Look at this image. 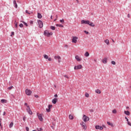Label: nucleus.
Returning <instances> with one entry per match:
<instances>
[{"label":"nucleus","instance_id":"obj_31","mask_svg":"<svg viewBox=\"0 0 131 131\" xmlns=\"http://www.w3.org/2000/svg\"><path fill=\"white\" fill-rule=\"evenodd\" d=\"M108 125H111V126H113V124L110 123V122H107Z\"/></svg>","mask_w":131,"mask_h":131},{"label":"nucleus","instance_id":"obj_62","mask_svg":"<svg viewBox=\"0 0 131 131\" xmlns=\"http://www.w3.org/2000/svg\"><path fill=\"white\" fill-rule=\"evenodd\" d=\"M130 88H131V86H130Z\"/></svg>","mask_w":131,"mask_h":131},{"label":"nucleus","instance_id":"obj_16","mask_svg":"<svg viewBox=\"0 0 131 131\" xmlns=\"http://www.w3.org/2000/svg\"><path fill=\"white\" fill-rule=\"evenodd\" d=\"M58 102V99L57 98H54L52 100V102L53 104H56Z\"/></svg>","mask_w":131,"mask_h":131},{"label":"nucleus","instance_id":"obj_43","mask_svg":"<svg viewBox=\"0 0 131 131\" xmlns=\"http://www.w3.org/2000/svg\"><path fill=\"white\" fill-rule=\"evenodd\" d=\"M23 120H24V121H25V120H26V117H23Z\"/></svg>","mask_w":131,"mask_h":131},{"label":"nucleus","instance_id":"obj_33","mask_svg":"<svg viewBox=\"0 0 131 131\" xmlns=\"http://www.w3.org/2000/svg\"><path fill=\"white\" fill-rule=\"evenodd\" d=\"M111 63L113 65H115V64H116V62H115V61H112Z\"/></svg>","mask_w":131,"mask_h":131},{"label":"nucleus","instance_id":"obj_38","mask_svg":"<svg viewBox=\"0 0 131 131\" xmlns=\"http://www.w3.org/2000/svg\"><path fill=\"white\" fill-rule=\"evenodd\" d=\"M19 27H20L21 28H22V27H23V24H20L19 25Z\"/></svg>","mask_w":131,"mask_h":131},{"label":"nucleus","instance_id":"obj_13","mask_svg":"<svg viewBox=\"0 0 131 131\" xmlns=\"http://www.w3.org/2000/svg\"><path fill=\"white\" fill-rule=\"evenodd\" d=\"M53 107V105L52 104H49L48 105V108H46L47 112H51V108Z\"/></svg>","mask_w":131,"mask_h":131},{"label":"nucleus","instance_id":"obj_57","mask_svg":"<svg viewBox=\"0 0 131 131\" xmlns=\"http://www.w3.org/2000/svg\"><path fill=\"white\" fill-rule=\"evenodd\" d=\"M102 126H103V127L106 128V126H105V125H103Z\"/></svg>","mask_w":131,"mask_h":131},{"label":"nucleus","instance_id":"obj_60","mask_svg":"<svg viewBox=\"0 0 131 131\" xmlns=\"http://www.w3.org/2000/svg\"><path fill=\"white\" fill-rule=\"evenodd\" d=\"M54 86H55V88H56V85H55Z\"/></svg>","mask_w":131,"mask_h":131},{"label":"nucleus","instance_id":"obj_23","mask_svg":"<svg viewBox=\"0 0 131 131\" xmlns=\"http://www.w3.org/2000/svg\"><path fill=\"white\" fill-rule=\"evenodd\" d=\"M14 125V123H13V122H12L10 125H9V127L10 128H12V127H13V126Z\"/></svg>","mask_w":131,"mask_h":131},{"label":"nucleus","instance_id":"obj_7","mask_svg":"<svg viewBox=\"0 0 131 131\" xmlns=\"http://www.w3.org/2000/svg\"><path fill=\"white\" fill-rule=\"evenodd\" d=\"M37 23L39 25V28H42V27H43V23H42V21L41 20H38Z\"/></svg>","mask_w":131,"mask_h":131},{"label":"nucleus","instance_id":"obj_39","mask_svg":"<svg viewBox=\"0 0 131 131\" xmlns=\"http://www.w3.org/2000/svg\"><path fill=\"white\" fill-rule=\"evenodd\" d=\"M25 105L27 106V108L28 107V106H29V105H28V104L27 103H25Z\"/></svg>","mask_w":131,"mask_h":131},{"label":"nucleus","instance_id":"obj_21","mask_svg":"<svg viewBox=\"0 0 131 131\" xmlns=\"http://www.w3.org/2000/svg\"><path fill=\"white\" fill-rule=\"evenodd\" d=\"M124 113L125 114H126V115H128V116H129L130 113H129V111H124Z\"/></svg>","mask_w":131,"mask_h":131},{"label":"nucleus","instance_id":"obj_51","mask_svg":"<svg viewBox=\"0 0 131 131\" xmlns=\"http://www.w3.org/2000/svg\"><path fill=\"white\" fill-rule=\"evenodd\" d=\"M30 24H33V21H31V22H30Z\"/></svg>","mask_w":131,"mask_h":131},{"label":"nucleus","instance_id":"obj_24","mask_svg":"<svg viewBox=\"0 0 131 131\" xmlns=\"http://www.w3.org/2000/svg\"><path fill=\"white\" fill-rule=\"evenodd\" d=\"M95 93H96L97 94H101V91H100V90L97 89L95 90Z\"/></svg>","mask_w":131,"mask_h":131},{"label":"nucleus","instance_id":"obj_8","mask_svg":"<svg viewBox=\"0 0 131 131\" xmlns=\"http://www.w3.org/2000/svg\"><path fill=\"white\" fill-rule=\"evenodd\" d=\"M80 125H81L83 129H84V130H86V125L85 124L84 122H82L81 123H80Z\"/></svg>","mask_w":131,"mask_h":131},{"label":"nucleus","instance_id":"obj_41","mask_svg":"<svg viewBox=\"0 0 131 131\" xmlns=\"http://www.w3.org/2000/svg\"><path fill=\"white\" fill-rule=\"evenodd\" d=\"M26 129L27 131H29V127H26Z\"/></svg>","mask_w":131,"mask_h":131},{"label":"nucleus","instance_id":"obj_50","mask_svg":"<svg viewBox=\"0 0 131 131\" xmlns=\"http://www.w3.org/2000/svg\"><path fill=\"white\" fill-rule=\"evenodd\" d=\"M3 115H4V116L6 115V112H4L3 113Z\"/></svg>","mask_w":131,"mask_h":131},{"label":"nucleus","instance_id":"obj_12","mask_svg":"<svg viewBox=\"0 0 131 131\" xmlns=\"http://www.w3.org/2000/svg\"><path fill=\"white\" fill-rule=\"evenodd\" d=\"M75 58L76 60L77 61V62H80V61H81L82 60L81 57H79L78 55H76Z\"/></svg>","mask_w":131,"mask_h":131},{"label":"nucleus","instance_id":"obj_58","mask_svg":"<svg viewBox=\"0 0 131 131\" xmlns=\"http://www.w3.org/2000/svg\"><path fill=\"white\" fill-rule=\"evenodd\" d=\"M56 18H58V15H56Z\"/></svg>","mask_w":131,"mask_h":131},{"label":"nucleus","instance_id":"obj_20","mask_svg":"<svg viewBox=\"0 0 131 131\" xmlns=\"http://www.w3.org/2000/svg\"><path fill=\"white\" fill-rule=\"evenodd\" d=\"M90 56V53L89 52H86L84 54V56L85 57H89Z\"/></svg>","mask_w":131,"mask_h":131},{"label":"nucleus","instance_id":"obj_34","mask_svg":"<svg viewBox=\"0 0 131 131\" xmlns=\"http://www.w3.org/2000/svg\"><path fill=\"white\" fill-rule=\"evenodd\" d=\"M23 23H24V25H26V26L27 27L28 26V25L27 23H25V21H23Z\"/></svg>","mask_w":131,"mask_h":131},{"label":"nucleus","instance_id":"obj_47","mask_svg":"<svg viewBox=\"0 0 131 131\" xmlns=\"http://www.w3.org/2000/svg\"><path fill=\"white\" fill-rule=\"evenodd\" d=\"M54 97H55V98H58V95L55 94V95H54Z\"/></svg>","mask_w":131,"mask_h":131},{"label":"nucleus","instance_id":"obj_18","mask_svg":"<svg viewBox=\"0 0 131 131\" xmlns=\"http://www.w3.org/2000/svg\"><path fill=\"white\" fill-rule=\"evenodd\" d=\"M13 4L15 6V8H16V9H17L18 8V5H17V3L16 2V1H13Z\"/></svg>","mask_w":131,"mask_h":131},{"label":"nucleus","instance_id":"obj_22","mask_svg":"<svg viewBox=\"0 0 131 131\" xmlns=\"http://www.w3.org/2000/svg\"><path fill=\"white\" fill-rule=\"evenodd\" d=\"M56 26H57V27H64V26L61 24H56Z\"/></svg>","mask_w":131,"mask_h":131},{"label":"nucleus","instance_id":"obj_26","mask_svg":"<svg viewBox=\"0 0 131 131\" xmlns=\"http://www.w3.org/2000/svg\"><path fill=\"white\" fill-rule=\"evenodd\" d=\"M112 113H113V114H116V113H117V111L116 109H114L112 111Z\"/></svg>","mask_w":131,"mask_h":131},{"label":"nucleus","instance_id":"obj_40","mask_svg":"<svg viewBox=\"0 0 131 131\" xmlns=\"http://www.w3.org/2000/svg\"><path fill=\"white\" fill-rule=\"evenodd\" d=\"M15 25L16 28H17V27H18V25H17V23L16 21L15 22Z\"/></svg>","mask_w":131,"mask_h":131},{"label":"nucleus","instance_id":"obj_6","mask_svg":"<svg viewBox=\"0 0 131 131\" xmlns=\"http://www.w3.org/2000/svg\"><path fill=\"white\" fill-rule=\"evenodd\" d=\"M54 59H55V60H58V63H61V62H62V61L61 60L62 58L59 55L55 56Z\"/></svg>","mask_w":131,"mask_h":131},{"label":"nucleus","instance_id":"obj_11","mask_svg":"<svg viewBox=\"0 0 131 131\" xmlns=\"http://www.w3.org/2000/svg\"><path fill=\"white\" fill-rule=\"evenodd\" d=\"M27 111L29 114L32 115V112L31 111V110H30V106H28V107H27Z\"/></svg>","mask_w":131,"mask_h":131},{"label":"nucleus","instance_id":"obj_45","mask_svg":"<svg viewBox=\"0 0 131 131\" xmlns=\"http://www.w3.org/2000/svg\"><path fill=\"white\" fill-rule=\"evenodd\" d=\"M14 32H11V36H13V35H14Z\"/></svg>","mask_w":131,"mask_h":131},{"label":"nucleus","instance_id":"obj_1","mask_svg":"<svg viewBox=\"0 0 131 131\" xmlns=\"http://www.w3.org/2000/svg\"><path fill=\"white\" fill-rule=\"evenodd\" d=\"M81 24H87V25H89V26H92V27H95V24L93 22L90 21V20H82L81 21Z\"/></svg>","mask_w":131,"mask_h":131},{"label":"nucleus","instance_id":"obj_46","mask_svg":"<svg viewBox=\"0 0 131 131\" xmlns=\"http://www.w3.org/2000/svg\"><path fill=\"white\" fill-rule=\"evenodd\" d=\"M34 97H35V98H38V95H34Z\"/></svg>","mask_w":131,"mask_h":131},{"label":"nucleus","instance_id":"obj_3","mask_svg":"<svg viewBox=\"0 0 131 131\" xmlns=\"http://www.w3.org/2000/svg\"><path fill=\"white\" fill-rule=\"evenodd\" d=\"M82 119L84 122H87V121L90 120V118L86 116V115H83Z\"/></svg>","mask_w":131,"mask_h":131},{"label":"nucleus","instance_id":"obj_56","mask_svg":"<svg viewBox=\"0 0 131 131\" xmlns=\"http://www.w3.org/2000/svg\"><path fill=\"white\" fill-rule=\"evenodd\" d=\"M112 41L113 42H115V41H114V40L112 39Z\"/></svg>","mask_w":131,"mask_h":131},{"label":"nucleus","instance_id":"obj_52","mask_svg":"<svg viewBox=\"0 0 131 131\" xmlns=\"http://www.w3.org/2000/svg\"><path fill=\"white\" fill-rule=\"evenodd\" d=\"M66 48H68V45H65Z\"/></svg>","mask_w":131,"mask_h":131},{"label":"nucleus","instance_id":"obj_37","mask_svg":"<svg viewBox=\"0 0 131 131\" xmlns=\"http://www.w3.org/2000/svg\"><path fill=\"white\" fill-rule=\"evenodd\" d=\"M38 131H42V128H37Z\"/></svg>","mask_w":131,"mask_h":131},{"label":"nucleus","instance_id":"obj_17","mask_svg":"<svg viewBox=\"0 0 131 131\" xmlns=\"http://www.w3.org/2000/svg\"><path fill=\"white\" fill-rule=\"evenodd\" d=\"M37 18H38V19H41V18H42V15H41V14L38 13H37Z\"/></svg>","mask_w":131,"mask_h":131},{"label":"nucleus","instance_id":"obj_5","mask_svg":"<svg viewBox=\"0 0 131 131\" xmlns=\"http://www.w3.org/2000/svg\"><path fill=\"white\" fill-rule=\"evenodd\" d=\"M44 35L47 36L48 37H50V35H53V32L49 33L48 31H45Z\"/></svg>","mask_w":131,"mask_h":131},{"label":"nucleus","instance_id":"obj_9","mask_svg":"<svg viewBox=\"0 0 131 131\" xmlns=\"http://www.w3.org/2000/svg\"><path fill=\"white\" fill-rule=\"evenodd\" d=\"M25 93L27 96H30L32 93V92L30 90L26 89Z\"/></svg>","mask_w":131,"mask_h":131},{"label":"nucleus","instance_id":"obj_25","mask_svg":"<svg viewBox=\"0 0 131 131\" xmlns=\"http://www.w3.org/2000/svg\"><path fill=\"white\" fill-rule=\"evenodd\" d=\"M1 103H7V100H6V99H2L1 100Z\"/></svg>","mask_w":131,"mask_h":131},{"label":"nucleus","instance_id":"obj_49","mask_svg":"<svg viewBox=\"0 0 131 131\" xmlns=\"http://www.w3.org/2000/svg\"><path fill=\"white\" fill-rule=\"evenodd\" d=\"M26 13H27V14H30V13L28 12V10H26Z\"/></svg>","mask_w":131,"mask_h":131},{"label":"nucleus","instance_id":"obj_55","mask_svg":"<svg viewBox=\"0 0 131 131\" xmlns=\"http://www.w3.org/2000/svg\"><path fill=\"white\" fill-rule=\"evenodd\" d=\"M55 21H57V18H56V19H55L54 20V21L55 22Z\"/></svg>","mask_w":131,"mask_h":131},{"label":"nucleus","instance_id":"obj_61","mask_svg":"<svg viewBox=\"0 0 131 131\" xmlns=\"http://www.w3.org/2000/svg\"><path fill=\"white\" fill-rule=\"evenodd\" d=\"M127 108H128V107H127Z\"/></svg>","mask_w":131,"mask_h":131},{"label":"nucleus","instance_id":"obj_15","mask_svg":"<svg viewBox=\"0 0 131 131\" xmlns=\"http://www.w3.org/2000/svg\"><path fill=\"white\" fill-rule=\"evenodd\" d=\"M107 60H108L107 58H104L102 60V63H103V64H106L107 63Z\"/></svg>","mask_w":131,"mask_h":131},{"label":"nucleus","instance_id":"obj_42","mask_svg":"<svg viewBox=\"0 0 131 131\" xmlns=\"http://www.w3.org/2000/svg\"><path fill=\"white\" fill-rule=\"evenodd\" d=\"M47 59H48V61H52V58H50V57H49V58H47Z\"/></svg>","mask_w":131,"mask_h":131},{"label":"nucleus","instance_id":"obj_2","mask_svg":"<svg viewBox=\"0 0 131 131\" xmlns=\"http://www.w3.org/2000/svg\"><path fill=\"white\" fill-rule=\"evenodd\" d=\"M78 40V37L77 36L72 37V42H73V43H77Z\"/></svg>","mask_w":131,"mask_h":131},{"label":"nucleus","instance_id":"obj_44","mask_svg":"<svg viewBox=\"0 0 131 131\" xmlns=\"http://www.w3.org/2000/svg\"><path fill=\"white\" fill-rule=\"evenodd\" d=\"M84 33H86V34H89V32L86 31H84Z\"/></svg>","mask_w":131,"mask_h":131},{"label":"nucleus","instance_id":"obj_4","mask_svg":"<svg viewBox=\"0 0 131 131\" xmlns=\"http://www.w3.org/2000/svg\"><path fill=\"white\" fill-rule=\"evenodd\" d=\"M74 70H80V69H82V65L78 64L75 66L74 68Z\"/></svg>","mask_w":131,"mask_h":131},{"label":"nucleus","instance_id":"obj_32","mask_svg":"<svg viewBox=\"0 0 131 131\" xmlns=\"http://www.w3.org/2000/svg\"><path fill=\"white\" fill-rule=\"evenodd\" d=\"M51 29H52V30H55V29H56V28L54 26H51Z\"/></svg>","mask_w":131,"mask_h":131},{"label":"nucleus","instance_id":"obj_27","mask_svg":"<svg viewBox=\"0 0 131 131\" xmlns=\"http://www.w3.org/2000/svg\"><path fill=\"white\" fill-rule=\"evenodd\" d=\"M43 57H44L45 59H49V56L48 55H47V54H45L43 55Z\"/></svg>","mask_w":131,"mask_h":131},{"label":"nucleus","instance_id":"obj_10","mask_svg":"<svg viewBox=\"0 0 131 131\" xmlns=\"http://www.w3.org/2000/svg\"><path fill=\"white\" fill-rule=\"evenodd\" d=\"M37 115L38 117V119L40 120V121H42V120H43V118H42V114H39L37 113Z\"/></svg>","mask_w":131,"mask_h":131},{"label":"nucleus","instance_id":"obj_54","mask_svg":"<svg viewBox=\"0 0 131 131\" xmlns=\"http://www.w3.org/2000/svg\"><path fill=\"white\" fill-rule=\"evenodd\" d=\"M50 18L51 19H53V15H51Z\"/></svg>","mask_w":131,"mask_h":131},{"label":"nucleus","instance_id":"obj_35","mask_svg":"<svg viewBox=\"0 0 131 131\" xmlns=\"http://www.w3.org/2000/svg\"><path fill=\"white\" fill-rule=\"evenodd\" d=\"M60 23H64V19H60Z\"/></svg>","mask_w":131,"mask_h":131},{"label":"nucleus","instance_id":"obj_36","mask_svg":"<svg viewBox=\"0 0 131 131\" xmlns=\"http://www.w3.org/2000/svg\"><path fill=\"white\" fill-rule=\"evenodd\" d=\"M13 88V86H11L10 87H8V90H12Z\"/></svg>","mask_w":131,"mask_h":131},{"label":"nucleus","instance_id":"obj_59","mask_svg":"<svg viewBox=\"0 0 131 131\" xmlns=\"http://www.w3.org/2000/svg\"><path fill=\"white\" fill-rule=\"evenodd\" d=\"M76 1H77V2H78V0H76Z\"/></svg>","mask_w":131,"mask_h":131},{"label":"nucleus","instance_id":"obj_28","mask_svg":"<svg viewBox=\"0 0 131 131\" xmlns=\"http://www.w3.org/2000/svg\"><path fill=\"white\" fill-rule=\"evenodd\" d=\"M63 76H64V78H67V79H69V76H68V75H64Z\"/></svg>","mask_w":131,"mask_h":131},{"label":"nucleus","instance_id":"obj_30","mask_svg":"<svg viewBox=\"0 0 131 131\" xmlns=\"http://www.w3.org/2000/svg\"><path fill=\"white\" fill-rule=\"evenodd\" d=\"M73 118H74L73 116H72V115H69V119H70L72 120V119H73Z\"/></svg>","mask_w":131,"mask_h":131},{"label":"nucleus","instance_id":"obj_48","mask_svg":"<svg viewBox=\"0 0 131 131\" xmlns=\"http://www.w3.org/2000/svg\"><path fill=\"white\" fill-rule=\"evenodd\" d=\"M127 17L128 18H130V15H129V14H127Z\"/></svg>","mask_w":131,"mask_h":131},{"label":"nucleus","instance_id":"obj_19","mask_svg":"<svg viewBox=\"0 0 131 131\" xmlns=\"http://www.w3.org/2000/svg\"><path fill=\"white\" fill-rule=\"evenodd\" d=\"M104 42L105 43H106L107 46H109V45H110V43L109 42V40H108V39H106V40H104Z\"/></svg>","mask_w":131,"mask_h":131},{"label":"nucleus","instance_id":"obj_14","mask_svg":"<svg viewBox=\"0 0 131 131\" xmlns=\"http://www.w3.org/2000/svg\"><path fill=\"white\" fill-rule=\"evenodd\" d=\"M96 129H100V130H103V127L100 125H96L95 126Z\"/></svg>","mask_w":131,"mask_h":131},{"label":"nucleus","instance_id":"obj_53","mask_svg":"<svg viewBox=\"0 0 131 131\" xmlns=\"http://www.w3.org/2000/svg\"><path fill=\"white\" fill-rule=\"evenodd\" d=\"M0 126H2V122L0 121Z\"/></svg>","mask_w":131,"mask_h":131},{"label":"nucleus","instance_id":"obj_29","mask_svg":"<svg viewBox=\"0 0 131 131\" xmlns=\"http://www.w3.org/2000/svg\"><path fill=\"white\" fill-rule=\"evenodd\" d=\"M85 97H86V98H89V97H90V94H89V93H86L85 94Z\"/></svg>","mask_w":131,"mask_h":131}]
</instances>
